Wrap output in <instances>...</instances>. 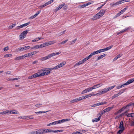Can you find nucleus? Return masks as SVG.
Here are the masks:
<instances>
[{"instance_id": "obj_2", "label": "nucleus", "mask_w": 134, "mask_h": 134, "mask_svg": "<svg viewBox=\"0 0 134 134\" xmlns=\"http://www.w3.org/2000/svg\"><path fill=\"white\" fill-rule=\"evenodd\" d=\"M65 120L64 119H63L61 120H60L53 122H52L50 123L47 125V126L50 125H55L56 124H61L63 122H65Z\"/></svg>"}, {"instance_id": "obj_53", "label": "nucleus", "mask_w": 134, "mask_h": 134, "mask_svg": "<svg viewBox=\"0 0 134 134\" xmlns=\"http://www.w3.org/2000/svg\"><path fill=\"white\" fill-rule=\"evenodd\" d=\"M89 59L88 58V57H87L83 59H82L83 61V62L84 63L87 60Z\"/></svg>"}, {"instance_id": "obj_19", "label": "nucleus", "mask_w": 134, "mask_h": 134, "mask_svg": "<svg viewBox=\"0 0 134 134\" xmlns=\"http://www.w3.org/2000/svg\"><path fill=\"white\" fill-rule=\"evenodd\" d=\"M109 111L108 109V108H106L105 109L103 110L102 111H100V114L101 115V116L105 113L106 112H108Z\"/></svg>"}, {"instance_id": "obj_6", "label": "nucleus", "mask_w": 134, "mask_h": 134, "mask_svg": "<svg viewBox=\"0 0 134 134\" xmlns=\"http://www.w3.org/2000/svg\"><path fill=\"white\" fill-rule=\"evenodd\" d=\"M65 5V3H63L57 7L56 8L54 9V12H57L58 10L61 9L63 7L64 5Z\"/></svg>"}, {"instance_id": "obj_21", "label": "nucleus", "mask_w": 134, "mask_h": 134, "mask_svg": "<svg viewBox=\"0 0 134 134\" xmlns=\"http://www.w3.org/2000/svg\"><path fill=\"white\" fill-rule=\"evenodd\" d=\"M33 115L26 116L25 117V119L29 120V119H34L33 117Z\"/></svg>"}, {"instance_id": "obj_29", "label": "nucleus", "mask_w": 134, "mask_h": 134, "mask_svg": "<svg viewBox=\"0 0 134 134\" xmlns=\"http://www.w3.org/2000/svg\"><path fill=\"white\" fill-rule=\"evenodd\" d=\"M19 37L20 39L22 40L23 39L25 36V35H24L22 33H21V34L20 35Z\"/></svg>"}, {"instance_id": "obj_49", "label": "nucleus", "mask_w": 134, "mask_h": 134, "mask_svg": "<svg viewBox=\"0 0 134 134\" xmlns=\"http://www.w3.org/2000/svg\"><path fill=\"white\" fill-rule=\"evenodd\" d=\"M5 114H10V111L9 110H7L6 111H5Z\"/></svg>"}, {"instance_id": "obj_26", "label": "nucleus", "mask_w": 134, "mask_h": 134, "mask_svg": "<svg viewBox=\"0 0 134 134\" xmlns=\"http://www.w3.org/2000/svg\"><path fill=\"white\" fill-rule=\"evenodd\" d=\"M126 89V88L123 89L121 90L119 93L118 94L119 96L121 94L123 93L125 91Z\"/></svg>"}, {"instance_id": "obj_14", "label": "nucleus", "mask_w": 134, "mask_h": 134, "mask_svg": "<svg viewBox=\"0 0 134 134\" xmlns=\"http://www.w3.org/2000/svg\"><path fill=\"white\" fill-rule=\"evenodd\" d=\"M99 14H100V13H98L97 14L94 16L92 19V20H96L100 18L101 17L99 16Z\"/></svg>"}, {"instance_id": "obj_13", "label": "nucleus", "mask_w": 134, "mask_h": 134, "mask_svg": "<svg viewBox=\"0 0 134 134\" xmlns=\"http://www.w3.org/2000/svg\"><path fill=\"white\" fill-rule=\"evenodd\" d=\"M53 2V1H49L47 2L46 3H45L44 4L40 6V7L41 8H43L45 6L49 5V4H51Z\"/></svg>"}, {"instance_id": "obj_61", "label": "nucleus", "mask_w": 134, "mask_h": 134, "mask_svg": "<svg viewBox=\"0 0 134 134\" xmlns=\"http://www.w3.org/2000/svg\"><path fill=\"white\" fill-rule=\"evenodd\" d=\"M33 78H34V75H33L31 76H29L28 77V79H32Z\"/></svg>"}, {"instance_id": "obj_42", "label": "nucleus", "mask_w": 134, "mask_h": 134, "mask_svg": "<svg viewBox=\"0 0 134 134\" xmlns=\"http://www.w3.org/2000/svg\"><path fill=\"white\" fill-rule=\"evenodd\" d=\"M45 130V133H47L49 132H52V130H51L49 129H44Z\"/></svg>"}, {"instance_id": "obj_57", "label": "nucleus", "mask_w": 134, "mask_h": 134, "mask_svg": "<svg viewBox=\"0 0 134 134\" xmlns=\"http://www.w3.org/2000/svg\"><path fill=\"white\" fill-rule=\"evenodd\" d=\"M130 27H129L128 28H126L125 29L123 30L124 31V32L126 31L127 30H130Z\"/></svg>"}, {"instance_id": "obj_12", "label": "nucleus", "mask_w": 134, "mask_h": 134, "mask_svg": "<svg viewBox=\"0 0 134 134\" xmlns=\"http://www.w3.org/2000/svg\"><path fill=\"white\" fill-rule=\"evenodd\" d=\"M33 75H34V78L44 75V74H43V72L41 73H40L38 72L33 74Z\"/></svg>"}, {"instance_id": "obj_9", "label": "nucleus", "mask_w": 134, "mask_h": 134, "mask_svg": "<svg viewBox=\"0 0 134 134\" xmlns=\"http://www.w3.org/2000/svg\"><path fill=\"white\" fill-rule=\"evenodd\" d=\"M129 1H119L115 3L113 5V7H114L116 5H119L121 4L122 3H124L125 2H129Z\"/></svg>"}, {"instance_id": "obj_15", "label": "nucleus", "mask_w": 134, "mask_h": 134, "mask_svg": "<svg viewBox=\"0 0 134 134\" xmlns=\"http://www.w3.org/2000/svg\"><path fill=\"white\" fill-rule=\"evenodd\" d=\"M119 127L120 129H123V130H125V127L124 126V123L122 121L120 122Z\"/></svg>"}, {"instance_id": "obj_8", "label": "nucleus", "mask_w": 134, "mask_h": 134, "mask_svg": "<svg viewBox=\"0 0 134 134\" xmlns=\"http://www.w3.org/2000/svg\"><path fill=\"white\" fill-rule=\"evenodd\" d=\"M134 105V102L131 104H127L126 106H125L124 107L122 108L121 109H120L119 111L120 112H121L122 111H123L124 109H127L128 107H129L131 106V105Z\"/></svg>"}, {"instance_id": "obj_40", "label": "nucleus", "mask_w": 134, "mask_h": 134, "mask_svg": "<svg viewBox=\"0 0 134 134\" xmlns=\"http://www.w3.org/2000/svg\"><path fill=\"white\" fill-rule=\"evenodd\" d=\"M28 31L29 30H25L23 31L22 33L24 35H25V36H26V35L28 32Z\"/></svg>"}, {"instance_id": "obj_22", "label": "nucleus", "mask_w": 134, "mask_h": 134, "mask_svg": "<svg viewBox=\"0 0 134 134\" xmlns=\"http://www.w3.org/2000/svg\"><path fill=\"white\" fill-rule=\"evenodd\" d=\"M10 114H19V113L18 111L15 110H12L10 111Z\"/></svg>"}, {"instance_id": "obj_63", "label": "nucleus", "mask_w": 134, "mask_h": 134, "mask_svg": "<svg viewBox=\"0 0 134 134\" xmlns=\"http://www.w3.org/2000/svg\"><path fill=\"white\" fill-rule=\"evenodd\" d=\"M36 131H32L30 132V134H37Z\"/></svg>"}, {"instance_id": "obj_45", "label": "nucleus", "mask_w": 134, "mask_h": 134, "mask_svg": "<svg viewBox=\"0 0 134 134\" xmlns=\"http://www.w3.org/2000/svg\"><path fill=\"white\" fill-rule=\"evenodd\" d=\"M95 96V94L93 93H92L89 94L88 95H87L88 98L92 96Z\"/></svg>"}, {"instance_id": "obj_59", "label": "nucleus", "mask_w": 134, "mask_h": 134, "mask_svg": "<svg viewBox=\"0 0 134 134\" xmlns=\"http://www.w3.org/2000/svg\"><path fill=\"white\" fill-rule=\"evenodd\" d=\"M12 55L11 54H6L5 55H4V57H10L12 56Z\"/></svg>"}, {"instance_id": "obj_17", "label": "nucleus", "mask_w": 134, "mask_h": 134, "mask_svg": "<svg viewBox=\"0 0 134 134\" xmlns=\"http://www.w3.org/2000/svg\"><path fill=\"white\" fill-rule=\"evenodd\" d=\"M25 57V54H24L22 56H19V57H16V58H15L14 59V60H19L23 59H24Z\"/></svg>"}, {"instance_id": "obj_38", "label": "nucleus", "mask_w": 134, "mask_h": 134, "mask_svg": "<svg viewBox=\"0 0 134 134\" xmlns=\"http://www.w3.org/2000/svg\"><path fill=\"white\" fill-rule=\"evenodd\" d=\"M126 8H125L121 10V11H120L119 13L121 14V15L126 10Z\"/></svg>"}, {"instance_id": "obj_34", "label": "nucleus", "mask_w": 134, "mask_h": 134, "mask_svg": "<svg viewBox=\"0 0 134 134\" xmlns=\"http://www.w3.org/2000/svg\"><path fill=\"white\" fill-rule=\"evenodd\" d=\"M56 42V41H50L49 42H48V45H51L52 44H53L55 43Z\"/></svg>"}, {"instance_id": "obj_52", "label": "nucleus", "mask_w": 134, "mask_h": 134, "mask_svg": "<svg viewBox=\"0 0 134 134\" xmlns=\"http://www.w3.org/2000/svg\"><path fill=\"white\" fill-rule=\"evenodd\" d=\"M37 15H36V14H34L32 16H31L30 18V19H33V18H34L36 17V16H37Z\"/></svg>"}, {"instance_id": "obj_16", "label": "nucleus", "mask_w": 134, "mask_h": 134, "mask_svg": "<svg viewBox=\"0 0 134 134\" xmlns=\"http://www.w3.org/2000/svg\"><path fill=\"white\" fill-rule=\"evenodd\" d=\"M36 131L37 134H42L44 133L45 130L43 129H40Z\"/></svg>"}, {"instance_id": "obj_54", "label": "nucleus", "mask_w": 134, "mask_h": 134, "mask_svg": "<svg viewBox=\"0 0 134 134\" xmlns=\"http://www.w3.org/2000/svg\"><path fill=\"white\" fill-rule=\"evenodd\" d=\"M33 48H35L36 49L40 48L39 45H36L34 47H33Z\"/></svg>"}, {"instance_id": "obj_44", "label": "nucleus", "mask_w": 134, "mask_h": 134, "mask_svg": "<svg viewBox=\"0 0 134 134\" xmlns=\"http://www.w3.org/2000/svg\"><path fill=\"white\" fill-rule=\"evenodd\" d=\"M65 63L62 62L59 64V65L60 67H61L64 66L65 64Z\"/></svg>"}, {"instance_id": "obj_27", "label": "nucleus", "mask_w": 134, "mask_h": 134, "mask_svg": "<svg viewBox=\"0 0 134 134\" xmlns=\"http://www.w3.org/2000/svg\"><path fill=\"white\" fill-rule=\"evenodd\" d=\"M105 12V10L104 9L100 11V12H99V13H100L101 15L103 16Z\"/></svg>"}, {"instance_id": "obj_25", "label": "nucleus", "mask_w": 134, "mask_h": 134, "mask_svg": "<svg viewBox=\"0 0 134 134\" xmlns=\"http://www.w3.org/2000/svg\"><path fill=\"white\" fill-rule=\"evenodd\" d=\"M107 103L105 102H99L98 103H96V105H97L96 106H98L100 105H103L104 104H105Z\"/></svg>"}, {"instance_id": "obj_5", "label": "nucleus", "mask_w": 134, "mask_h": 134, "mask_svg": "<svg viewBox=\"0 0 134 134\" xmlns=\"http://www.w3.org/2000/svg\"><path fill=\"white\" fill-rule=\"evenodd\" d=\"M30 47V46H25L24 47H21L18 48V51H23L24 50H26L28 49H29Z\"/></svg>"}, {"instance_id": "obj_48", "label": "nucleus", "mask_w": 134, "mask_h": 134, "mask_svg": "<svg viewBox=\"0 0 134 134\" xmlns=\"http://www.w3.org/2000/svg\"><path fill=\"white\" fill-rule=\"evenodd\" d=\"M119 96L118 94H115L114 96H112L111 97V98L112 99H114V98H115L116 97H118Z\"/></svg>"}, {"instance_id": "obj_41", "label": "nucleus", "mask_w": 134, "mask_h": 134, "mask_svg": "<svg viewBox=\"0 0 134 134\" xmlns=\"http://www.w3.org/2000/svg\"><path fill=\"white\" fill-rule=\"evenodd\" d=\"M60 68V67L59 65V64H58V65H57L56 66H55L53 68V69H54V70H56L59 68Z\"/></svg>"}, {"instance_id": "obj_23", "label": "nucleus", "mask_w": 134, "mask_h": 134, "mask_svg": "<svg viewBox=\"0 0 134 134\" xmlns=\"http://www.w3.org/2000/svg\"><path fill=\"white\" fill-rule=\"evenodd\" d=\"M102 85V84L101 83H99L97 84L96 85L93 86V87L94 88V89H96L97 88L100 87Z\"/></svg>"}, {"instance_id": "obj_55", "label": "nucleus", "mask_w": 134, "mask_h": 134, "mask_svg": "<svg viewBox=\"0 0 134 134\" xmlns=\"http://www.w3.org/2000/svg\"><path fill=\"white\" fill-rule=\"evenodd\" d=\"M38 41V38H35L34 40H32V41L33 42H35L37 41Z\"/></svg>"}, {"instance_id": "obj_50", "label": "nucleus", "mask_w": 134, "mask_h": 134, "mask_svg": "<svg viewBox=\"0 0 134 134\" xmlns=\"http://www.w3.org/2000/svg\"><path fill=\"white\" fill-rule=\"evenodd\" d=\"M16 25V24H12L10 26L9 28L10 29H12L13 27H14Z\"/></svg>"}, {"instance_id": "obj_11", "label": "nucleus", "mask_w": 134, "mask_h": 134, "mask_svg": "<svg viewBox=\"0 0 134 134\" xmlns=\"http://www.w3.org/2000/svg\"><path fill=\"white\" fill-rule=\"evenodd\" d=\"M33 75H34V78L44 75V74H43V72L41 73H40L38 72L33 74Z\"/></svg>"}, {"instance_id": "obj_20", "label": "nucleus", "mask_w": 134, "mask_h": 134, "mask_svg": "<svg viewBox=\"0 0 134 134\" xmlns=\"http://www.w3.org/2000/svg\"><path fill=\"white\" fill-rule=\"evenodd\" d=\"M133 82H134V78L131 79L129 80L126 83V84L127 85L132 83Z\"/></svg>"}, {"instance_id": "obj_32", "label": "nucleus", "mask_w": 134, "mask_h": 134, "mask_svg": "<svg viewBox=\"0 0 134 134\" xmlns=\"http://www.w3.org/2000/svg\"><path fill=\"white\" fill-rule=\"evenodd\" d=\"M68 41V40H66L64 41H63L62 42L58 43L59 45L61 46L63 44H64L66 42Z\"/></svg>"}, {"instance_id": "obj_47", "label": "nucleus", "mask_w": 134, "mask_h": 134, "mask_svg": "<svg viewBox=\"0 0 134 134\" xmlns=\"http://www.w3.org/2000/svg\"><path fill=\"white\" fill-rule=\"evenodd\" d=\"M81 133V131L79 132L77 131L72 133V134H80Z\"/></svg>"}, {"instance_id": "obj_7", "label": "nucleus", "mask_w": 134, "mask_h": 134, "mask_svg": "<svg viewBox=\"0 0 134 134\" xmlns=\"http://www.w3.org/2000/svg\"><path fill=\"white\" fill-rule=\"evenodd\" d=\"M98 116H99L98 118H95L93 119L92 120V121L93 122H96L99 121L100 119V118L101 116V115L100 114V113H99L97 114Z\"/></svg>"}, {"instance_id": "obj_18", "label": "nucleus", "mask_w": 134, "mask_h": 134, "mask_svg": "<svg viewBox=\"0 0 134 134\" xmlns=\"http://www.w3.org/2000/svg\"><path fill=\"white\" fill-rule=\"evenodd\" d=\"M80 99L79 98H76L72 100H71L70 101V102L71 103H74L75 102H78L79 101H80Z\"/></svg>"}, {"instance_id": "obj_37", "label": "nucleus", "mask_w": 134, "mask_h": 134, "mask_svg": "<svg viewBox=\"0 0 134 134\" xmlns=\"http://www.w3.org/2000/svg\"><path fill=\"white\" fill-rule=\"evenodd\" d=\"M63 130H52V132H53L54 133H56V132H62L63 131Z\"/></svg>"}, {"instance_id": "obj_64", "label": "nucleus", "mask_w": 134, "mask_h": 134, "mask_svg": "<svg viewBox=\"0 0 134 134\" xmlns=\"http://www.w3.org/2000/svg\"><path fill=\"white\" fill-rule=\"evenodd\" d=\"M122 55L121 54H119L118 55H117L116 56V57L118 59L120 57H121Z\"/></svg>"}, {"instance_id": "obj_56", "label": "nucleus", "mask_w": 134, "mask_h": 134, "mask_svg": "<svg viewBox=\"0 0 134 134\" xmlns=\"http://www.w3.org/2000/svg\"><path fill=\"white\" fill-rule=\"evenodd\" d=\"M89 92L91 91L92 90L94 89L93 87H88V88Z\"/></svg>"}, {"instance_id": "obj_24", "label": "nucleus", "mask_w": 134, "mask_h": 134, "mask_svg": "<svg viewBox=\"0 0 134 134\" xmlns=\"http://www.w3.org/2000/svg\"><path fill=\"white\" fill-rule=\"evenodd\" d=\"M106 55H107L106 54H104L102 55H101L99 56L98 57V58L97 60L98 61V60H99V59L103 58L104 57L106 56Z\"/></svg>"}, {"instance_id": "obj_1", "label": "nucleus", "mask_w": 134, "mask_h": 134, "mask_svg": "<svg viewBox=\"0 0 134 134\" xmlns=\"http://www.w3.org/2000/svg\"><path fill=\"white\" fill-rule=\"evenodd\" d=\"M61 53V52H59L55 53H52L49 54L48 55L43 57L41 58V60L42 61L46 60L49 59L52 57L54 56L55 55H58Z\"/></svg>"}, {"instance_id": "obj_60", "label": "nucleus", "mask_w": 134, "mask_h": 134, "mask_svg": "<svg viewBox=\"0 0 134 134\" xmlns=\"http://www.w3.org/2000/svg\"><path fill=\"white\" fill-rule=\"evenodd\" d=\"M102 94L101 92V91L100 92L97 93L96 94H95V96H95L100 95H101Z\"/></svg>"}, {"instance_id": "obj_35", "label": "nucleus", "mask_w": 134, "mask_h": 134, "mask_svg": "<svg viewBox=\"0 0 134 134\" xmlns=\"http://www.w3.org/2000/svg\"><path fill=\"white\" fill-rule=\"evenodd\" d=\"M124 130L123 129H120L117 132L116 134H120Z\"/></svg>"}, {"instance_id": "obj_28", "label": "nucleus", "mask_w": 134, "mask_h": 134, "mask_svg": "<svg viewBox=\"0 0 134 134\" xmlns=\"http://www.w3.org/2000/svg\"><path fill=\"white\" fill-rule=\"evenodd\" d=\"M84 62H83V61L82 60H81L78 62L75 65V66L76 65H79L81 64H82Z\"/></svg>"}, {"instance_id": "obj_51", "label": "nucleus", "mask_w": 134, "mask_h": 134, "mask_svg": "<svg viewBox=\"0 0 134 134\" xmlns=\"http://www.w3.org/2000/svg\"><path fill=\"white\" fill-rule=\"evenodd\" d=\"M19 79V78L18 77L17 78H15L14 79H9V80H12V81H14L15 80H18Z\"/></svg>"}, {"instance_id": "obj_36", "label": "nucleus", "mask_w": 134, "mask_h": 134, "mask_svg": "<svg viewBox=\"0 0 134 134\" xmlns=\"http://www.w3.org/2000/svg\"><path fill=\"white\" fill-rule=\"evenodd\" d=\"M30 22H29L28 23H26L22 25L23 26V27L25 26H27V25H29L30 24Z\"/></svg>"}, {"instance_id": "obj_30", "label": "nucleus", "mask_w": 134, "mask_h": 134, "mask_svg": "<svg viewBox=\"0 0 134 134\" xmlns=\"http://www.w3.org/2000/svg\"><path fill=\"white\" fill-rule=\"evenodd\" d=\"M89 92V91H88V89L87 88L86 89L84 90L81 93L82 94H83L85 93H87V92Z\"/></svg>"}, {"instance_id": "obj_58", "label": "nucleus", "mask_w": 134, "mask_h": 134, "mask_svg": "<svg viewBox=\"0 0 134 134\" xmlns=\"http://www.w3.org/2000/svg\"><path fill=\"white\" fill-rule=\"evenodd\" d=\"M8 49H9V48H8V46H7L6 47H4L3 49L5 51H7V50H8Z\"/></svg>"}, {"instance_id": "obj_39", "label": "nucleus", "mask_w": 134, "mask_h": 134, "mask_svg": "<svg viewBox=\"0 0 134 134\" xmlns=\"http://www.w3.org/2000/svg\"><path fill=\"white\" fill-rule=\"evenodd\" d=\"M48 42H45L42 44L44 47L48 46Z\"/></svg>"}, {"instance_id": "obj_33", "label": "nucleus", "mask_w": 134, "mask_h": 134, "mask_svg": "<svg viewBox=\"0 0 134 134\" xmlns=\"http://www.w3.org/2000/svg\"><path fill=\"white\" fill-rule=\"evenodd\" d=\"M87 98H88V97H87V95H86L85 96H82V97H80L79 98H80V100H82L86 99Z\"/></svg>"}, {"instance_id": "obj_10", "label": "nucleus", "mask_w": 134, "mask_h": 134, "mask_svg": "<svg viewBox=\"0 0 134 134\" xmlns=\"http://www.w3.org/2000/svg\"><path fill=\"white\" fill-rule=\"evenodd\" d=\"M93 1H92L91 2H89L87 3H85L83 5H79L78 7L79 8H83L89 4H91V3H93Z\"/></svg>"}, {"instance_id": "obj_62", "label": "nucleus", "mask_w": 134, "mask_h": 134, "mask_svg": "<svg viewBox=\"0 0 134 134\" xmlns=\"http://www.w3.org/2000/svg\"><path fill=\"white\" fill-rule=\"evenodd\" d=\"M66 31V30H64L63 31L61 32L60 34H59V35H63L64 34V33Z\"/></svg>"}, {"instance_id": "obj_46", "label": "nucleus", "mask_w": 134, "mask_h": 134, "mask_svg": "<svg viewBox=\"0 0 134 134\" xmlns=\"http://www.w3.org/2000/svg\"><path fill=\"white\" fill-rule=\"evenodd\" d=\"M68 8V6L67 5L65 4V5H64L63 7V10H66Z\"/></svg>"}, {"instance_id": "obj_31", "label": "nucleus", "mask_w": 134, "mask_h": 134, "mask_svg": "<svg viewBox=\"0 0 134 134\" xmlns=\"http://www.w3.org/2000/svg\"><path fill=\"white\" fill-rule=\"evenodd\" d=\"M33 54H32V52L28 54H25V57H30Z\"/></svg>"}, {"instance_id": "obj_3", "label": "nucleus", "mask_w": 134, "mask_h": 134, "mask_svg": "<svg viewBox=\"0 0 134 134\" xmlns=\"http://www.w3.org/2000/svg\"><path fill=\"white\" fill-rule=\"evenodd\" d=\"M115 86V85L111 86L109 87L108 88H105L104 89L101 90V93L102 94H104L107 93L108 91H110L111 89H113Z\"/></svg>"}, {"instance_id": "obj_4", "label": "nucleus", "mask_w": 134, "mask_h": 134, "mask_svg": "<svg viewBox=\"0 0 134 134\" xmlns=\"http://www.w3.org/2000/svg\"><path fill=\"white\" fill-rule=\"evenodd\" d=\"M54 70L53 69V68H45L43 71V74L44 75H47L50 73H51V71L52 70Z\"/></svg>"}, {"instance_id": "obj_43", "label": "nucleus", "mask_w": 134, "mask_h": 134, "mask_svg": "<svg viewBox=\"0 0 134 134\" xmlns=\"http://www.w3.org/2000/svg\"><path fill=\"white\" fill-rule=\"evenodd\" d=\"M113 47V45H111V46H110L109 47H108L106 48H105V49H106V51L108 50L111 48Z\"/></svg>"}]
</instances>
